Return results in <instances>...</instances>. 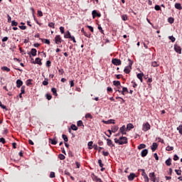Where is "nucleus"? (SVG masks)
<instances>
[{
    "label": "nucleus",
    "instance_id": "24",
    "mask_svg": "<svg viewBox=\"0 0 182 182\" xmlns=\"http://www.w3.org/2000/svg\"><path fill=\"white\" fill-rule=\"evenodd\" d=\"M114 86H116L117 87H119V86H121L120 81H113Z\"/></svg>",
    "mask_w": 182,
    "mask_h": 182
},
{
    "label": "nucleus",
    "instance_id": "57",
    "mask_svg": "<svg viewBox=\"0 0 182 182\" xmlns=\"http://www.w3.org/2000/svg\"><path fill=\"white\" fill-rule=\"evenodd\" d=\"M21 93H22L23 95L25 93V86L21 87Z\"/></svg>",
    "mask_w": 182,
    "mask_h": 182
},
{
    "label": "nucleus",
    "instance_id": "3",
    "mask_svg": "<svg viewBox=\"0 0 182 182\" xmlns=\"http://www.w3.org/2000/svg\"><path fill=\"white\" fill-rule=\"evenodd\" d=\"M127 144V137L121 136L119 137V145Z\"/></svg>",
    "mask_w": 182,
    "mask_h": 182
},
{
    "label": "nucleus",
    "instance_id": "52",
    "mask_svg": "<svg viewBox=\"0 0 182 182\" xmlns=\"http://www.w3.org/2000/svg\"><path fill=\"white\" fill-rule=\"evenodd\" d=\"M60 31L61 33H65V28L63 26L60 27Z\"/></svg>",
    "mask_w": 182,
    "mask_h": 182
},
{
    "label": "nucleus",
    "instance_id": "45",
    "mask_svg": "<svg viewBox=\"0 0 182 182\" xmlns=\"http://www.w3.org/2000/svg\"><path fill=\"white\" fill-rule=\"evenodd\" d=\"M175 171L178 176H181V170L176 169Z\"/></svg>",
    "mask_w": 182,
    "mask_h": 182
},
{
    "label": "nucleus",
    "instance_id": "14",
    "mask_svg": "<svg viewBox=\"0 0 182 182\" xmlns=\"http://www.w3.org/2000/svg\"><path fill=\"white\" fill-rule=\"evenodd\" d=\"M147 154H149V150L148 149H144L141 151V157H146V156H147Z\"/></svg>",
    "mask_w": 182,
    "mask_h": 182
},
{
    "label": "nucleus",
    "instance_id": "12",
    "mask_svg": "<svg viewBox=\"0 0 182 182\" xmlns=\"http://www.w3.org/2000/svg\"><path fill=\"white\" fill-rule=\"evenodd\" d=\"M149 177L153 182H156V175L154 172H151L149 173Z\"/></svg>",
    "mask_w": 182,
    "mask_h": 182
},
{
    "label": "nucleus",
    "instance_id": "7",
    "mask_svg": "<svg viewBox=\"0 0 182 182\" xmlns=\"http://www.w3.org/2000/svg\"><path fill=\"white\" fill-rule=\"evenodd\" d=\"M126 132H127V129L126 128L125 125H123L122 127L119 128V133L122 134H126Z\"/></svg>",
    "mask_w": 182,
    "mask_h": 182
},
{
    "label": "nucleus",
    "instance_id": "47",
    "mask_svg": "<svg viewBox=\"0 0 182 182\" xmlns=\"http://www.w3.org/2000/svg\"><path fill=\"white\" fill-rule=\"evenodd\" d=\"M43 86H48V85H49L48 80L43 81Z\"/></svg>",
    "mask_w": 182,
    "mask_h": 182
},
{
    "label": "nucleus",
    "instance_id": "29",
    "mask_svg": "<svg viewBox=\"0 0 182 182\" xmlns=\"http://www.w3.org/2000/svg\"><path fill=\"white\" fill-rule=\"evenodd\" d=\"M151 66H153V68H157V66H159V64L157 61H154L151 63Z\"/></svg>",
    "mask_w": 182,
    "mask_h": 182
},
{
    "label": "nucleus",
    "instance_id": "2",
    "mask_svg": "<svg viewBox=\"0 0 182 182\" xmlns=\"http://www.w3.org/2000/svg\"><path fill=\"white\" fill-rule=\"evenodd\" d=\"M112 63L115 65V66H120V65H122V60L117 58H113L112 60Z\"/></svg>",
    "mask_w": 182,
    "mask_h": 182
},
{
    "label": "nucleus",
    "instance_id": "16",
    "mask_svg": "<svg viewBox=\"0 0 182 182\" xmlns=\"http://www.w3.org/2000/svg\"><path fill=\"white\" fill-rule=\"evenodd\" d=\"M36 52L37 50L35 48H32L31 52L28 53V55H30V58H31V55H32L33 56H36Z\"/></svg>",
    "mask_w": 182,
    "mask_h": 182
},
{
    "label": "nucleus",
    "instance_id": "33",
    "mask_svg": "<svg viewBox=\"0 0 182 182\" xmlns=\"http://www.w3.org/2000/svg\"><path fill=\"white\" fill-rule=\"evenodd\" d=\"M62 138L63 139L64 141L66 143L68 141V136L66 134H63Z\"/></svg>",
    "mask_w": 182,
    "mask_h": 182
},
{
    "label": "nucleus",
    "instance_id": "4",
    "mask_svg": "<svg viewBox=\"0 0 182 182\" xmlns=\"http://www.w3.org/2000/svg\"><path fill=\"white\" fill-rule=\"evenodd\" d=\"M142 130L144 132H149V130H150V124H149V122L144 124L142 127Z\"/></svg>",
    "mask_w": 182,
    "mask_h": 182
},
{
    "label": "nucleus",
    "instance_id": "44",
    "mask_svg": "<svg viewBox=\"0 0 182 182\" xmlns=\"http://www.w3.org/2000/svg\"><path fill=\"white\" fill-rule=\"evenodd\" d=\"M154 9L156 11H161V8L159 5H156L155 7H154Z\"/></svg>",
    "mask_w": 182,
    "mask_h": 182
},
{
    "label": "nucleus",
    "instance_id": "35",
    "mask_svg": "<svg viewBox=\"0 0 182 182\" xmlns=\"http://www.w3.org/2000/svg\"><path fill=\"white\" fill-rule=\"evenodd\" d=\"M166 150L167 151H171L174 150V147L168 146L166 148Z\"/></svg>",
    "mask_w": 182,
    "mask_h": 182
},
{
    "label": "nucleus",
    "instance_id": "36",
    "mask_svg": "<svg viewBox=\"0 0 182 182\" xmlns=\"http://www.w3.org/2000/svg\"><path fill=\"white\" fill-rule=\"evenodd\" d=\"M168 22H169V23H174V18L173 17H169L168 18Z\"/></svg>",
    "mask_w": 182,
    "mask_h": 182
},
{
    "label": "nucleus",
    "instance_id": "10",
    "mask_svg": "<svg viewBox=\"0 0 182 182\" xmlns=\"http://www.w3.org/2000/svg\"><path fill=\"white\" fill-rule=\"evenodd\" d=\"M33 63L39 65L40 66H41L42 65V60H41V58H36L35 61H33Z\"/></svg>",
    "mask_w": 182,
    "mask_h": 182
},
{
    "label": "nucleus",
    "instance_id": "54",
    "mask_svg": "<svg viewBox=\"0 0 182 182\" xmlns=\"http://www.w3.org/2000/svg\"><path fill=\"white\" fill-rule=\"evenodd\" d=\"M38 16H43V13H42V11H41V10L38 11Z\"/></svg>",
    "mask_w": 182,
    "mask_h": 182
},
{
    "label": "nucleus",
    "instance_id": "8",
    "mask_svg": "<svg viewBox=\"0 0 182 182\" xmlns=\"http://www.w3.org/2000/svg\"><path fill=\"white\" fill-rule=\"evenodd\" d=\"M105 139L107 140V146H109V147H114V145L113 144V141H112V139L106 138H105Z\"/></svg>",
    "mask_w": 182,
    "mask_h": 182
},
{
    "label": "nucleus",
    "instance_id": "6",
    "mask_svg": "<svg viewBox=\"0 0 182 182\" xmlns=\"http://www.w3.org/2000/svg\"><path fill=\"white\" fill-rule=\"evenodd\" d=\"M55 43L56 45H59V43H62V38H60V35H58L55 38Z\"/></svg>",
    "mask_w": 182,
    "mask_h": 182
},
{
    "label": "nucleus",
    "instance_id": "5",
    "mask_svg": "<svg viewBox=\"0 0 182 182\" xmlns=\"http://www.w3.org/2000/svg\"><path fill=\"white\" fill-rule=\"evenodd\" d=\"M174 50L175 52H176V53H179V55H181V47H180L177 44L174 45Z\"/></svg>",
    "mask_w": 182,
    "mask_h": 182
},
{
    "label": "nucleus",
    "instance_id": "1",
    "mask_svg": "<svg viewBox=\"0 0 182 182\" xmlns=\"http://www.w3.org/2000/svg\"><path fill=\"white\" fill-rule=\"evenodd\" d=\"M127 60L129 62V65L125 67V68L124 69V73L129 74V73H130V71L132 70V66L133 65V61L132 60H130V58H128Z\"/></svg>",
    "mask_w": 182,
    "mask_h": 182
},
{
    "label": "nucleus",
    "instance_id": "58",
    "mask_svg": "<svg viewBox=\"0 0 182 182\" xmlns=\"http://www.w3.org/2000/svg\"><path fill=\"white\" fill-rule=\"evenodd\" d=\"M98 164L100 167H103V164L102 163V159L98 160Z\"/></svg>",
    "mask_w": 182,
    "mask_h": 182
},
{
    "label": "nucleus",
    "instance_id": "60",
    "mask_svg": "<svg viewBox=\"0 0 182 182\" xmlns=\"http://www.w3.org/2000/svg\"><path fill=\"white\" fill-rule=\"evenodd\" d=\"M0 143H2V144H5L6 141L4 138H0Z\"/></svg>",
    "mask_w": 182,
    "mask_h": 182
},
{
    "label": "nucleus",
    "instance_id": "39",
    "mask_svg": "<svg viewBox=\"0 0 182 182\" xmlns=\"http://www.w3.org/2000/svg\"><path fill=\"white\" fill-rule=\"evenodd\" d=\"M11 26H18V22H16L15 20H13L11 21Z\"/></svg>",
    "mask_w": 182,
    "mask_h": 182
},
{
    "label": "nucleus",
    "instance_id": "19",
    "mask_svg": "<svg viewBox=\"0 0 182 182\" xmlns=\"http://www.w3.org/2000/svg\"><path fill=\"white\" fill-rule=\"evenodd\" d=\"M132 129H134V126L133 125V124L129 123L127 125V130L130 131L132 130Z\"/></svg>",
    "mask_w": 182,
    "mask_h": 182
},
{
    "label": "nucleus",
    "instance_id": "28",
    "mask_svg": "<svg viewBox=\"0 0 182 182\" xmlns=\"http://www.w3.org/2000/svg\"><path fill=\"white\" fill-rule=\"evenodd\" d=\"M51 92L54 95V96H58V91L56 90V88L53 87L51 89Z\"/></svg>",
    "mask_w": 182,
    "mask_h": 182
},
{
    "label": "nucleus",
    "instance_id": "37",
    "mask_svg": "<svg viewBox=\"0 0 182 182\" xmlns=\"http://www.w3.org/2000/svg\"><path fill=\"white\" fill-rule=\"evenodd\" d=\"M71 129H72V130H74L75 132H76V130H77V127H76V125L75 124H71Z\"/></svg>",
    "mask_w": 182,
    "mask_h": 182
},
{
    "label": "nucleus",
    "instance_id": "18",
    "mask_svg": "<svg viewBox=\"0 0 182 182\" xmlns=\"http://www.w3.org/2000/svg\"><path fill=\"white\" fill-rule=\"evenodd\" d=\"M49 141H51V144L56 145L58 144V140H56V137H54V139H49Z\"/></svg>",
    "mask_w": 182,
    "mask_h": 182
},
{
    "label": "nucleus",
    "instance_id": "31",
    "mask_svg": "<svg viewBox=\"0 0 182 182\" xmlns=\"http://www.w3.org/2000/svg\"><path fill=\"white\" fill-rule=\"evenodd\" d=\"M87 146H88V149L90 150H92V149H93V146H93V141L88 142Z\"/></svg>",
    "mask_w": 182,
    "mask_h": 182
},
{
    "label": "nucleus",
    "instance_id": "25",
    "mask_svg": "<svg viewBox=\"0 0 182 182\" xmlns=\"http://www.w3.org/2000/svg\"><path fill=\"white\" fill-rule=\"evenodd\" d=\"M70 37H71L70 32L68 31L67 34L64 36V38H65V39H70Z\"/></svg>",
    "mask_w": 182,
    "mask_h": 182
},
{
    "label": "nucleus",
    "instance_id": "43",
    "mask_svg": "<svg viewBox=\"0 0 182 182\" xmlns=\"http://www.w3.org/2000/svg\"><path fill=\"white\" fill-rule=\"evenodd\" d=\"M122 21H127V15L124 14L122 16Z\"/></svg>",
    "mask_w": 182,
    "mask_h": 182
},
{
    "label": "nucleus",
    "instance_id": "55",
    "mask_svg": "<svg viewBox=\"0 0 182 182\" xmlns=\"http://www.w3.org/2000/svg\"><path fill=\"white\" fill-rule=\"evenodd\" d=\"M50 63H52V62H50V60H47L46 61V66L48 68H50Z\"/></svg>",
    "mask_w": 182,
    "mask_h": 182
},
{
    "label": "nucleus",
    "instance_id": "59",
    "mask_svg": "<svg viewBox=\"0 0 182 182\" xmlns=\"http://www.w3.org/2000/svg\"><path fill=\"white\" fill-rule=\"evenodd\" d=\"M102 154H103V156H105L106 157V156H109V151H103Z\"/></svg>",
    "mask_w": 182,
    "mask_h": 182
},
{
    "label": "nucleus",
    "instance_id": "17",
    "mask_svg": "<svg viewBox=\"0 0 182 182\" xmlns=\"http://www.w3.org/2000/svg\"><path fill=\"white\" fill-rule=\"evenodd\" d=\"M138 79H139L140 82H143V76H144V74L142 73H138L136 75Z\"/></svg>",
    "mask_w": 182,
    "mask_h": 182
},
{
    "label": "nucleus",
    "instance_id": "9",
    "mask_svg": "<svg viewBox=\"0 0 182 182\" xmlns=\"http://www.w3.org/2000/svg\"><path fill=\"white\" fill-rule=\"evenodd\" d=\"M92 14L93 18H96V16H97L98 18H100V16H102V14L97 13V11H96V10H93Z\"/></svg>",
    "mask_w": 182,
    "mask_h": 182
},
{
    "label": "nucleus",
    "instance_id": "20",
    "mask_svg": "<svg viewBox=\"0 0 182 182\" xmlns=\"http://www.w3.org/2000/svg\"><path fill=\"white\" fill-rule=\"evenodd\" d=\"M22 85H23V82H22V80H16V87H21V86H22Z\"/></svg>",
    "mask_w": 182,
    "mask_h": 182
},
{
    "label": "nucleus",
    "instance_id": "23",
    "mask_svg": "<svg viewBox=\"0 0 182 182\" xmlns=\"http://www.w3.org/2000/svg\"><path fill=\"white\" fill-rule=\"evenodd\" d=\"M124 92L129 93V90L126 87H122V91L121 92L122 95H124Z\"/></svg>",
    "mask_w": 182,
    "mask_h": 182
},
{
    "label": "nucleus",
    "instance_id": "11",
    "mask_svg": "<svg viewBox=\"0 0 182 182\" xmlns=\"http://www.w3.org/2000/svg\"><path fill=\"white\" fill-rule=\"evenodd\" d=\"M105 124H114V119H109L107 121L103 120Z\"/></svg>",
    "mask_w": 182,
    "mask_h": 182
},
{
    "label": "nucleus",
    "instance_id": "30",
    "mask_svg": "<svg viewBox=\"0 0 182 182\" xmlns=\"http://www.w3.org/2000/svg\"><path fill=\"white\" fill-rule=\"evenodd\" d=\"M141 149H146V144H141L139 146H138V149L141 150Z\"/></svg>",
    "mask_w": 182,
    "mask_h": 182
},
{
    "label": "nucleus",
    "instance_id": "62",
    "mask_svg": "<svg viewBox=\"0 0 182 182\" xmlns=\"http://www.w3.org/2000/svg\"><path fill=\"white\" fill-rule=\"evenodd\" d=\"M144 178L145 182H149V176L147 175L146 176H144Z\"/></svg>",
    "mask_w": 182,
    "mask_h": 182
},
{
    "label": "nucleus",
    "instance_id": "56",
    "mask_svg": "<svg viewBox=\"0 0 182 182\" xmlns=\"http://www.w3.org/2000/svg\"><path fill=\"white\" fill-rule=\"evenodd\" d=\"M18 28H20V29H21V31H25V29H26V26H18Z\"/></svg>",
    "mask_w": 182,
    "mask_h": 182
},
{
    "label": "nucleus",
    "instance_id": "34",
    "mask_svg": "<svg viewBox=\"0 0 182 182\" xmlns=\"http://www.w3.org/2000/svg\"><path fill=\"white\" fill-rule=\"evenodd\" d=\"M77 125L78 126V127H81V126H85L83 125V122L82 120L77 121Z\"/></svg>",
    "mask_w": 182,
    "mask_h": 182
},
{
    "label": "nucleus",
    "instance_id": "22",
    "mask_svg": "<svg viewBox=\"0 0 182 182\" xmlns=\"http://www.w3.org/2000/svg\"><path fill=\"white\" fill-rule=\"evenodd\" d=\"M117 130H119V126L115 125L112 127V133H116V132H117Z\"/></svg>",
    "mask_w": 182,
    "mask_h": 182
},
{
    "label": "nucleus",
    "instance_id": "61",
    "mask_svg": "<svg viewBox=\"0 0 182 182\" xmlns=\"http://www.w3.org/2000/svg\"><path fill=\"white\" fill-rule=\"evenodd\" d=\"M87 28H88V29H90V32H93V27L92 26H87Z\"/></svg>",
    "mask_w": 182,
    "mask_h": 182
},
{
    "label": "nucleus",
    "instance_id": "13",
    "mask_svg": "<svg viewBox=\"0 0 182 182\" xmlns=\"http://www.w3.org/2000/svg\"><path fill=\"white\" fill-rule=\"evenodd\" d=\"M134 177H136V173H132L129 174V176H128V180L129 181H133L134 180Z\"/></svg>",
    "mask_w": 182,
    "mask_h": 182
},
{
    "label": "nucleus",
    "instance_id": "53",
    "mask_svg": "<svg viewBox=\"0 0 182 182\" xmlns=\"http://www.w3.org/2000/svg\"><path fill=\"white\" fill-rule=\"evenodd\" d=\"M48 26L50 28H55V23H48Z\"/></svg>",
    "mask_w": 182,
    "mask_h": 182
},
{
    "label": "nucleus",
    "instance_id": "48",
    "mask_svg": "<svg viewBox=\"0 0 182 182\" xmlns=\"http://www.w3.org/2000/svg\"><path fill=\"white\" fill-rule=\"evenodd\" d=\"M0 107H1V109H4L5 110H6V106L2 105V102L0 101Z\"/></svg>",
    "mask_w": 182,
    "mask_h": 182
},
{
    "label": "nucleus",
    "instance_id": "41",
    "mask_svg": "<svg viewBox=\"0 0 182 182\" xmlns=\"http://www.w3.org/2000/svg\"><path fill=\"white\" fill-rule=\"evenodd\" d=\"M168 39H170V41H171V42H176V38H174V36H168Z\"/></svg>",
    "mask_w": 182,
    "mask_h": 182
},
{
    "label": "nucleus",
    "instance_id": "50",
    "mask_svg": "<svg viewBox=\"0 0 182 182\" xmlns=\"http://www.w3.org/2000/svg\"><path fill=\"white\" fill-rule=\"evenodd\" d=\"M46 99L48 100H50L52 99V95H49V94H46Z\"/></svg>",
    "mask_w": 182,
    "mask_h": 182
},
{
    "label": "nucleus",
    "instance_id": "32",
    "mask_svg": "<svg viewBox=\"0 0 182 182\" xmlns=\"http://www.w3.org/2000/svg\"><path fill=\"white\" fill-rule=\"evenodd\" d=\"M166 166H171V159L169 158V159H168L166 161Z\"/></svg>",
    "mask_w": 182,
    "mask_h": 182
},
{
    "label": "nucleus",
    "instance_id": "40",
    "mask_svg": "<svg viewBox=\"0 0 182 182\" xmlns=\"http://www.w3.org/2000/svg\"><path fill=\"white\" fill-rule=\"evenodd\" d=\"M93 119V117L92 116V114H90V113H87V114H85V119Z\"/></svg>",
    "mask_w": 182,
    "mask_h": 182
},
{
    "label": "nucleus",
    "instance_id": "46",
    "mask_svg": "<svg viewBox=\"0 0 182 182\" xmlns=\"http://www.w3.org/2000/svg\"><path fill=\"white\" fill-rule=\"evenodd\" d=\"M32 82V80H31V79L26 80L27 86L32 85V82Z\"/></svg>",
    "mask_w": 182,
    "mask_h": 182
},
{
    "label": "nucleus",
    "instance_id": "63",
    "mask_svg": "<svg viewBox=\"0 0 182 182\" xmlns=\"http://www.w3.org/2000/svg\"><path fill=\"white\" fill-rule=\"evenodd\" d=\"M178 156H177V154H175L174 155V156H173V160L175 161H177V160H178Z\"/></svg>",
    "mask_w": 182,
    "mask_h": 182
},
{
    "label": "nucleus",
    "instance_id": "21",
    "mask_svg": "<svg viewBox=\"0 0 182 182\" xmlns=\"http://www.w3.org/2000/svg\"><path fill=\"white\" fill-rule=\"evenodd\" d=\"M175 8L176 9H178L179 11H181L182 9L181 4L180 3L175 4Z\"/></svg>",
    "mask_w": 182,
    "mask_h": 182
},
{
    "label": "nucleus",
    "instance_id": "15",
    "mask_svg": "<svg viewBox=\"0 0 182 182\" xmlns=\"http://www.w3.org/2000/svg\"><path fill=\"white\" fill-rule=\"evenodd\" d=\"M157 147H159V144H157L156 142H154L151 146V149L152 151H156V150H157Z\"/></svg>",
    "mask_w": 182,
    "mask_h": 182
},
{
    "label": "nucleus",
    "instance_id": "64",
    "mask_svg": "<svg viewBox=\"0 0 182 182\" xmlns=\"http://www.w3.org/2000/svg\"><path fill=\"white\" fill-rule=\"evenodd\" d=\"M98 29L100 31L101 33H104L103 28H102V26L100 25L98 26Z\"/></svg>",
    "mask_w": 182,
    "mask_h": 182
},
{
    "label": "nucleus",
    "instance_id": "27",
    "mask_svg": "<svg viewBox=\"0 0 182 182\" xmlns=\"http://www.w3.org/2000/svg\"><path fill=\"white\" fill-rule=\"evenodd\" d=\"M40 41H42V42L45 41L44 43H46L47 45H50V41L48 39L40 38Z\"/></svg>",
    "mask_w": 182,
    "mask_h": 182
},
{
    "label": "nucleus",
    "instance_id": "49",
    "mask_svg": "<svg viewBox=\"0 0 182 182\" xmlns=\"http://www.w3.org/2000/svg\"><path fill=\"white\" fill-rule=\"evenodd\" d=\"M50 178H55V172H50Z\"/></svg>",
    "mask_w": 182,
    "mask_h": 182
},
{
    "label": "nucleus",
    "instance_id": "38",
    "mask_svg": "<svg viewBox=\"0 0 182 182\" xmlns=\"http://www.w3.org/2000/svg\"><path fill=\"white\" fill-rule=\"evenodd\" d=\"M58 159H60V160H65V155L60 154L58 155Z\"/></svg>",
    "mask_w": 182,
    "mask_h": 182
},
{
    "label": "nucleus",
    "instance_id": "51",
    "mask_svg": "<svg viewBox=\"0 0 182 182\" xmlns=\"http://www.w3.org/2000/svg\"><path fill=\"white\" fill-rule=\"evenodd\" d=\"M141 171H142V173H141L142 176L145 177L146 176H147L144 169H141Z\"/></svg>",
    "mask_w": 182,
    "mask_h": 182
},
{
    "label": "nucleus",
    "instance_id": "26",
    "mask_svg": "<svg viewBox=\"0 0 182 182\" xmlns=\"http://www.w3.org/2000/svg\"><path fill=\"white\" fill-rule=\"evenodd\" d=\"M1 70L6 71V72H11V69L6 66L2 67Z\"/></svg>",
    "mask_w": 182,
    "mask_h": 182
},
{
    "label": "nucleus",
    "instance_id": "42",
    "mask_svg": "<svg viewBox=\"0 0 182 182\" xmlns=\"http://www.w3.org/2000/svg\"><path fill=\"white\" fill-rule=\"evenodd\" d=\"M177 130H178L180 134H182V125H179L178 127H177Z\"/></svg>",
    "mask_w": 182,
    "mask_h": 182
}]
</instances>
